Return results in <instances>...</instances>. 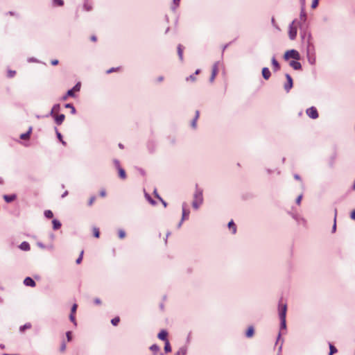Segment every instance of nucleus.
Segmentation results:
<instances>
[{
	"label": "nucleus",
	"instance_id": "nucleus-1",
	"mask_svg": "<svg viewBox=\"0 0 355 355\" xmlns=\"http://www.w3.org/2000/svg\"><path fill=\"white\" fill-rule=\"evenodd\" d=\"M282 300H281L279 303L278 310H279V315L280 319V329H286V311H287V305L286 304H283Z\"/></svg>",
	"mask_w": 355,
	"mask_h": 355
},
{
	"label": "nucleus",
	"instance_id": "nucleus-2",
	"mask_svg": "<svg viewBox=\"0 0 355 355\" xmlns=\"http://www.w3.org/2000/svg\"><path fill=\"white\" fill-rule=\"evenodd\" d=\"M203 202V196H202V190L198 188V185H196V191L193 194V200L192 202V207L195 209H198L200 205Z\"/></svg>",
	"mask_w": 355,
	"mask_h": 355
},
{
	"label": "nucleus",
	"instance_id": "nucleus-3",
	"mask_svg": "<svg viewBox=\"0 0 355 355\" xmlns=\"http://www.w3.org/2000/svg\"><path fill=\"white\" fill-rule=\"evenodd\" d=\"M302 40L306 41V55L315 54L314 44L311 42V33H301Z\"/></svg>",
	"mask_w": 355,
	"mask_h": 355
},
{
	"label": "nucleus",
	"instance_id": "nucleus-4",
	"mask_svg": "<svg viewBox=\"0 0 355 355\" xmlns=\"http://www.w3.org/2000/svg\"><path fill=\"white\" fill-rule=\"evenodd\" d=\"M297 26H299L300 27V28H302V24H300V22H297V19L293 20L291 22V24L289 25L288 36L291 40H294L296 38L297 33Z\"/></svg>",
	"mask_w": 355,
	"mask_h": 355
},
{
	"label": "nucleus",
	"instance_id": "nucleus-5",
	"mask_svg": "<svg viewBox=\"0 0 355 355\" xmlns=\"http://www.w3.org/2000/svg\"><path fill=\"white\" fill-rule=\"evenodd\" d=\"M291 58H292L296 60H300V55L299 52L295 49H291V50L287 51L284 54V59L288 60Z\"/></svg>",
	"mask_w": 355,
	"mask_h": 355
},
{
	"label": "nucleus",
	"instance_id": "nucleus-6",
	"mask_svg": "<svg viewBox=\"0 0 355 355\" xmlns=\"http://www.w3.org/2000/svg\"><path fill=\"white\" fill-rule=\"evenodd\" d=\"M306 114L311 119H315L318 117V113L315 107H311L306 110Z\"/></svg>",
	"mask_w": 355,
	"mask_h": 355
},
{
	"label": "nucleus",
	"instance_id": "nucleus-7",
	"mask_svg": "<svg viewBox=\"0 0 355 355\" xmlns=\"http://www.w3.org/2000/svg\"><path fill=\"white\" fill-rule=\"evenodd\" d=\"M285 76L287 80V83H285L284 87V89L286 90V92H288L291 90V89L293 87V79L288 73H286L285 75Z\"/></svg>",
	"mask_w": 355,
	"mask_h": 355
},
{
	"label": "nucleus",
	"instance_id": "nucleus-8",
	"mask_svg": "<svg viewBox=\"0 0 355 355\" xmlns=\"http://www.w3.org/2000/svg\"><path fill=\"white\" fill-rule=\"evenodd\" d=\"M218 64H219V62H216L213 65L211 75L209 78V81L211 83L214 82V80L217 75L218 70Z\"/></svg>",
	"mask_w": 355,
	"mask_h": 355
},
{
	"label": "nucleus",
	"instance_id": "nucleus-9",
	"mask_svg": "<svg viewBox=\"0 0 355 355\" xmlns=\"http://www.w3.org/2000/svg\"><path fill=\"white\" fill-rule=\"evenodd\" d=\"M53 116L54 117L55 123L58 125H61L65 119V116L63 114L59 115L54 114Z\"/></svg>",
	"mask_w": 355,
	"mask_h": 355
},
{
	"label": "nucleus",
	"instance_id": "nucleus-10",
	"mask_svg": "<svg viewBox=\"0 0 355 355\" xmlns=\"http://www.w3.org/2000/svg\"><path fill=\"white\" fill-rule=\"evenodd\" d=\"M24 284L27 286L34 287L35 286V282L31 277H26L24 280Z\"/></svg>",
	"mask_w": 355,
	"mask_h": 355
},
{
	"label": "nucleus",
	"instance_id": "nucleus-11",
	"mask_svg": "<svg viewBox=\"0 0 355 355\" xmlns=\"http://www.w3.org/2000/svg\"><path fill=\"white\" fill-rule=\"evenodd\" d=\"M262 76L265 80H268L271 76V73L268 67L262 69Z\"/></svg>",
	"mask_w": 355,
	"mask_h": 355
},
{
	"label": "nucleus",
	"instance_id": "nucleus-12",
	"mask_svg": "<svg viewBox=\"0 0 355 355\" xmlns=\"http://www.w3.org/2000/svg\"><path fill=\"white\" fill-rule=\"evenodd\" d=\"M290 66L293 67L295 70H300L302 69V65L300 62L297 60H292L290 62Z\"/></svg>",
	"mask_w": 355,
	"mask_h": 355
},
{
	"label": "nucleus",
	"instance_id": "nucleus-13",
	"mask_svg": "<svg viewBox=\"0 0 355 355\" xmlns=\"http://www.w3.org/2000/svg\"><path fill=\"white\" fill-rule=\"evenodd\" d=\"M189 211L186 209V203L182 204V221L189 218Z\"/></svg>",
	"mask_w": 355,
	"mask_h": 355
},
{
	"label": "nucleus",
	"instance_id": "nucleus-14",
	"mask_svg": "<svg viewBox=\"0 0 355 355\" xmlns=\"http://www.w3.org/2000/svg\"><path fill=\"white\" fill-rule=\"evenodd\" d=\"M168 333L166 330H162L157 335L159 339L166 342Z\"/></svg>",
	"mask_w": 355,
	"mask_h": 355
},
{
	"label": "nucleus",
	"instance_id": "nucleus-15",
	"mask_svg": "<svg viewBox=\"0 0 355 355\" xmlns=\"http://www.w3.org/2000/svg\"><path fill=\"white\" fill-rule=\"evenodd\" d=\"M300 18V21H301V22H300V24L306 22V14L305 10H304V6H302L301 8Z\"/></svg>",
	"mask_w": 355,
	"mask_h": 355
},
{
	"label": "nucleus",
	"instance_id": "nucleus-16",
	"mask_svg": "<svg viewBox=\"0 0 355 355\" xmlns=\"http://www.w3.org/2000/svg\"><path fill=\"white\" fill-rule=\"evenodd\" d=\"M271 62H272V65L273 67L274 71H277L278 70H279L280 65L275 57L272 58Z\"/></svg>",
	"mask_w": 355,
	"mask_h": 355
},
{
	"label": "nucleus",
	"instance_id": "nucleus-17",
	"mask_svg": "<svg viewBox=\"0 0 355 355\" xmlns=\"http://www.w3.org/2000/svg\"><path fill=\"white\" fill-rule=\"evenodd\" d=\"M60 104H55L53 106V107H52V109H51V112L49 113V115L50 116H54V114H55L57 112H58L60 111Z\"/></svg>",
	"mask_w": 355,
	"mask_h": 355
},
{
	"label": "nucleus",
	"instance_id": "nucleus-18",
	"mask_svg": "<svg viewBox=\"0 0 355 355\" xmlns=\"http://www.w3.org/2000/svg\"><path fill=\"white\" fill-rule=\"evenodd\" d=\"M19 248L21 250H24V251H28L30 250V245L28 242L26 241H24L22 242L20 245H19Z\"/></svg>",
	"mask_w": 355,
	"mask_h": 355
},
{
	"label": "nucleus",
	"instance_id": "nucleus-19",
	"mask_svg": "<svg viewBox=\"0 0 355 355\" xmlns=\"http://www.w3.org/2000/svg\"><path fill=\"white\" fill-rule=\"evenodd\" d=\"M16 198L15 195H4L3 199L7 202H11Z\"/></svg>",
	"mask_w": 355,
	"mask_h": 355
},
{
	"label": "nucleus",
	"instance_id": "nucleus-20",
	"mask_svg": "<svg viewBox=\"0 0 355 355\" xmlns=\"http://www.w3.org/2000/svg\"><path fill=\"white\" fill-rule=\"evenodd\" d=\"M32 132V127H30L26 133H23L20 135L21 139H27L29 138L30 135Z\"/></svg>",
	"mask_w": 355,
	"mask_h": 355
},
{
	"label": "nucleus",
	"instance_id": "nucleus-21",
	"mask_svg": "<svg viewBox=\"0 0 355 355\" xmlns=\"http://www.w3.org/2000/svg\"><path fill=\"white\" fill-rule=\"evenodd\" d=\"M69 96H70V97H74L75 96L74 92H73V89L68 90L67 94L62 97V101H66Z\"/></svg>",
	"mask_w": 355,
	"mask_h": 355
},
{
	"label": "nucleus",
	"instance_id": "nucleus-22",
	"mask_svg": "<svg viewBox=\"0 0 355 355\" xmlns=\"http://www.w3.org/2000/svg\"><path fill=\"white\" fill-rule=\"evenodd\" d=\"M178 54L181 61L183 60V46L181 44L178 46Z\"/></svg>",
	"mask_w": 355,
	"mask_h": 355
},
{
	"label": "nucleus",
	"instance_id": "nucleus-23",
	"mask_svg": "<svg viewBox=\"0 0 355 355\" xmlns=\"http://www.w3.org/2000/svg\"><path fill=\"white\" fill-rule=\"evenodd\" d=\"M254 327L252 326H251V327H248L245 335L248 338H251L254 335Z\"/></svg>",
	"mask_w": 355,
	"mask_h": 355
},
{
	"label": "nucleus",
	"instance_id": "nucleus-24",
	"mask_svg": "<svg viewBox=\"0 0 355 355\" xmlns=\"http://www.w3.org/2000/svg\"><path fill=\"white\" fill-rule=\"evenodd\" d=\"M308 61L311 64H315V54L306 55Z\"/></svg>",
	"mask_w": 355,
	"mask_h": 355
},
{
	"label": "nucleus",
	"instance_id": "nucleus-25",
	"mask_svg": "<svg viewBox=\"0 0 355 355\" xmlns=\"http://www.w3.org/2000/svg\"><path fill=\"white\" fill-rule=\"evenodd\" d=\"M53 230H58L61 227V223L59 220L53 219L52 221Z\"/></svg>",
	"mask_w": 355,
	"mask_h": 355
},
{
	"label": "nucleus",
	"instance_id": "nucleus-26",
	"mask_svg": "<svg viewBox=\"0 0 355 355\" xmlns=\"http://www.w3.org/2000/svg\"><path fill=\"white\" fill-rule=\"evenodd\" d=\"M31 327H32L31 324L30 322H27V323H26L25 324H24V325H22V326H21V327H19V331H20L21 332H23V331H24L26 329H31Z\"/></svg>",
	"mask_w": 355,
	"mask_h": 355
},
{
	"label": "nucleus",
	"instance_id": "nucleus-27",
	"mask_svg": "<svg viewBox=\"0 0 355 355\" xmlns=\"http://www.w3.org/2000/svg\"><path fill=\"white\" fill-rule=\"evenodd\" d=\"M228 227H229V228L232 229V233L233 234L236 233V225L234 224L233 220H231V221L229 222Z\"/></svg>",
	"mask_w": 355,
	"mask_h": 355
},
{
	"label": "nucleus",
	"instance_id": "nucleus-28",
	"mask_svg": "<svg viewBox=\"0 0 355 355\" xmlns=\"http://www.w3.org/2000/svg\"><path fill=\"white\" fill-rule=\"evenodd\" d=\"M119 174L121 178L125 179L126 178L125 172L121 166H119Z\"/></svg>",
	"mask_w": 355,
	"mask_h": 355
},
{
	"label": "nucleus",
	"instance_id": "nucleus-29",
	"mask_svg": "<svg viewBox=\"0 0 355 355\" xmlns=\"http://www.w3.org/2000/svg\"><path fill=\"white\" fill-rule=\"evenodd\" d=\"M145 197L146 200L153 205H156V202L150 196V195L147 193H145Z\"/></svg>",
	"mask_w": 355,
	"mask_h": 355
},
{
	"label": "nucleus",
	"instance_id": "nucleus-30",
	"mask_svg": "<svg viewBox=\"0 0 355 355\" xmlns=\"http://www.w3.org/2000/svg\"><path fill=\"white\" fill-rule=\"evenodd\" d=\"M65 107L69 108V110H71V114H76V108L71 103H67L65 105Z\"/></svg>",
	"mask_w": 355,
	"mask_h": 355
},
{
	"label": "nucleus",
	"instance_id": "nucleus-31",
	"mask_svg": "<svg viewBox=\"0 0 355 355\" xmlns=\"http://www.w3.org/2000/svg\"><path fill=\"white\" fill-rule=\"evenodd\" d=\"M187 349L185 347H181L176 352L175 355H186Z\"/></svg>",
	"mask_w": 355,
	"mask_h": 355
},
{
	"label": "nucleus",
	"instance_id": "nucleus-32",
	"mask_svg": "<svg viewBox=\"0 0 355 355\" xmlns=\"http://www.w3.org/2000/svg\"><path fill=\"white\" fill-rule=\"evenodd\" d=\"M150 349L156 354L159 351V347L156 344H153L150 347Z\"/></svg>",
	"mask_w": 355,
	"mask_h": 355
},
{
	"label": "nucleus",
	"instance_id": "nucleus-33",
	"mask_svg": "<svg viewBox=\"0 0 355 355\" xmlns=\"http://www.w3.org/2000/svg\"><path fill=\"white\" fill-rule=\"evenodd\" d=\"M164 351L166 353H168V352H171V347L170 345V343H169L168 340H166V342H165Z\"/></svg>",
	"mask_w": 355,
	"mask_h": 355
},
{
	"label": "nucleus",
	"instance_id": "nucleus-34",
	"mask_svg": "<svg viewBox=\"0 0 355 355\" xmlns=\"http://www.w3.org/2000/svg\"><path fill=\"white\" fill-rule=\"evenodd\" d=\"M44 216L47 218H51L53 216V212L51 210H46L44 211Z\"/></svg>",
	"mask_w": 355,
	"mask_h": 355
},
{
	"label": "nucleus",
	"instance_id": "nucleus-35",
	"mask_svg": "<svg viewBox=\"0 0 355 355\" xmlns=\"http://www.w3.org/2000/svg\"><path fill=\"white\" fill-rule=\"evenodd\" d=\"M56 130V135L58 139L62 142L63 145L66 144V142L62 140V136L60 132H58V130L55 128Z\"/></svg>",
	"mask_w": 355,
	"mask_h": 355
},
{
	"label": "nucleus",
	"instance_id": "nucleus-36",
	"mask_svg": "<svg viewBox=\"0 0 355 355\" xmlns=\"http://www.w3.org/2000/svg\"><path fill=\"white\" fill-rule=\"evenodd\" d=\"M53 3L55 6H62L64 4L63 0H53Z\"/></svg>",
	"mask_w": 355,
	"mask_h": 355
},
{
	"label": "nucleus",
	"instance_id": "nucleus-37",
	"mask_svg": "<svg viewBox=\"0 0 355 355\" xmlns=\"http://www.w3.org/2000/svg\"><path fill=\"white\" fill-rule=\"evenodd\" d=\"M329 349H330L329 355H332L334 353L337 352V349L331 344H329Z\"/></svg>",
	"mask_w": 355,
	"mask_h": 355
},
{
	"label": "nucleus",
	"instance_id": "nucleus-38",
	"mask_svg": "<svg viewBox=\"0 0 355 355\" xmlns=\"http://www.w3.org/2000/svg\"><path fill=\"white\" fill-rule=\"evenodd\" d=\"M336 214H337V209H335V216H334V223L332 227V232H335L336 230Z\"/></svg>",
	"mask_w": 355,
	"mask_h": 355
},
{
	"label": "nucleus",
	"instance_id": "nucleus-39",
	"mask_svg": "<svg viewBox=\"0 0 355 355\" xmlns=\"http://www.w3.org/2000/svg\"><path fill=\"white\" fill-rule=\"evenodd\" d=\"M120 321V319L119 317H115L114 318H113L112 320H111V323L114 325V326H116L119 322Z\"/></svg>",
	"mask_w": 355,
	"mask_h": 355
},
{
	"label": "nucleus",
	"instance_id": "nucleus-40",
	"mask_svg": "<svg viewBox=\"0 0 355 355\" xmlns=\"http://www.w3.org/2000/svg\"><path fill=\"white\" fill-rule=\"evenodd\" d=\"M80 89V83H78L71 89H73V92H78Z\"/></svg>",
	"mask_w": 355,
	"mask_h": 355
},
{
	"label": "nucleus",
	"instance_id": "nucleus-41",
	"mask_svg": "<svg viewBox=\"0 0 355 355\" xmlns=\"http://www.w3.org/2000/svg\"><path fill=\"white\" fill-rule=\"evenodd\" d=\"M180 0H173L174 6L172 7V10H175L176 8L179 6Z\"/></svg>",
	"mask_w": 355,
	"mask_h": 355
},
{
	"label": "nucleus",
	"instance_id": "nucleus-42",
	"mask_svg": "<svg viewBox=\"0 0 355 355\" xmlns=\"http://www.w3.org/2000/svg\"><path fill=\"white\" fill-rule=\"evenodd\" d=\"M119 236L120 239H123L125 236V232L123 230H119Z\"/></svg>",
	"mask_w": 355,
	"mask_h": 355
},
{
	"label": "nucleus",
	"instance_id": "nucleus-43",
	"mask_svg": "<svg viewBox=\"0 0 355 355\" xmlns=\"http://www.w3.org/2000/svg\"><path fill=\"white\" fill-rule=\"evenodd\" d=\"M83 251H82V252H80V256L78 257V259H76V263H77V264H79V263H81L82 259H83Z\"/></svg>",
	"mask_w": 355,
	"mask_h": 355
},
{
	"label": "nucleus",
	"instance_id": "nucleus-44",
	"mask_svg": "<svg viewBox=\"0 0 355 355\" xmlns=\"http://www.w3.org/2000/svg\"><path fill=\"white\" fill-rule=\"evenodd\" d=\"M94 236L96 237V238H98L99 237V230L98 228L96 227H94Z\"/></svg>",
	"mask_w": 355,
	"mask_h": 355
},
{
	"label": "nucleus",
	"instance_id": "nucleus-45",
	"mask_svg": "<svg viewBox=\"0 0 355 355\" xmlns=\"http://www.w3.org/2000/svg\"><path fill=\"white\" fill-rule=\"evenodd\" d=\"M318 1H319V0H313L312 3H311V8H315L318 5Z\"/></svg>",
	"mask_w": 355,
	"mask_h": 355
},
{
	"label": "nucleus",
	"instance_id": "nucleus-46",
	"mask_svg": "<svg viewBox=\"0 0 355 355\" xmlns=\"http://www.w3.org/2000/svg\"><path fill=\"white\" fill-rule=\"evenodd\" d=\"M69 320L75 324L76 325V321L75 319L74 314H70L69 315Z\"/></svg>",
	"mask_w": 355,
	"mask_h": 355
},
{
	"label": "nucleus",
	"instance_id": "nucleus-47",
	"mask_svg": "<svg viewBox=\"0 0 355 355\" xmlns=\"http://www.w3.org/2000/svg\"><path fill=\"white\" fill-rule=\"evenodd\" d=\"M16 72L15 71L9 70L8 71V76L10 78H12L15 75Z\"/></svg>",
	"mask_w": 355,
	"mask_h": 355
},
{
	"label": "nucleus",
	"instance_id": "nucleus-48",
	"mask_svg": "<svg viewBox=\"0 0 355 355\" xmlns=\"http://www.w3.org/2000/svg\"><path fill=\"white\" fill-rule=\"evenodd\" d=\"M66 349V344L63 342L61 345H60V351L61 352H64Z\"/></svg>",
	"mask_w": 355,
	"mask_h": 355
},
{
	"label": "nucleus",
	"instance_id": "nucleus-49",
	"mask_svg": "<svg viewBox=\"0 0 355 355\" xmlns=\"http://www.w3.org/2000/svg\"><path fill=\"white\" fill-rule=\"evenodd\" d=\"M76 309H77V304H74L72 306V307H71V314H74L76 313Z\"/></svg>",
	"mask_w": 355,
	"mask_h": 355
},
{
	"label": "nucleus",
	"instance_id": "nucleus-50",
	"mask_svg": "<svg viewBox=\"0 0 355 355\" xmlns=\"http://www.w3.org/2000/svg\"><path fill=\"white\" fill-rule=\"evenodd\" d=\"M187 81H189V80H191V81H195L196 80V77L194 75H191L189 76H188L187 78H186Z\"/></svg>",
	"mask_w": 355,
	"mask_h": 355
},
{
	"label": "nucleus",
	"instance_id": "nucleus-51",
	"mask_svg": "<svg viewBox=\"0 0 355 355\" xmlns=\"http://www.w3.org/2000/svg\"><path fill=\"white\" fill-rule=\"evenodd\" d=\"M66 336H67V340L69 342H70L71 340V331H67L66 333Z\"/></svg>",
	"mask_w": 355,
	"mask_h": 355
},
{
	"label": "nucleus",
	"instance_id": "nucleus-52",
	"mask_svg": "<svg viewBox=\"0 0 355 355\" xmlns=\"http://www.w3.org/2000/svg\"><path fill=\"white\" fill-rule=\"evenodd\" d=\"M197 119H193V120L191 121V126L192 128H196V125H197Z\"/></svg>",
	"mask_w": 355,
	"mask_h": 355
},
{
	"label": "nucleus",
	"instance_id": "nucleus-53",
	"mask_svg": "<svg viewBox=\"0 0 355 355\" xmlns=\"http://www.w3.org/2000/svg\"><path fill=\"white\" fill-rule=\"evenodd\" d=\"M95 200H96L95 196H92V197H91V198H90V199H89V202H88L89 205V206H91V205L94 203V202L95 201Z\"/></svg>",
	"mask_w": 355,
	"mask_h": 355
},
{
	"label": "nucleus",
	"instance_id": "nucleus-54",
	"mask_svg": "<svg viewBox=\"0 0 355 355\" xmlns=\"http://www.w3.org/2000/svg\"><path fill=\"white\" fill-rule=\"evenodd\" d=\"M37 245L39 248H40L41 249H46V245H44L41 242H37Z\"/></svg>",
	"mask_w": 355,
	"mask_h": 355
},
{
	"label": "nucleus",
	"instance_id": "nucleus-55",
	"mask_svg": "<svg viewBox=\"0 0 355 355\" xmlns=\"http://www.w3.org/2000/svg\"><path fill=\"white\" fill-rule=\"evenodd\" d=\"M119 68H114V67H112V68H110V69H108L107 71V73H110L112 72H114V71H116L118 70Z\"/></svg>",
	"mask_w": 355,
	"mask_h": 355
},
{
	"label": "nucleus",
	"instance_id": "nucleus-56",
	"mask_svg": "<svg viewBox=\"0 0 355 355\" xmlns=\"http://www.w3.org/2000/svg\"><path fill=\"white\" fill-rule=\"evenodd\" d=\"M302 198V195H300L296 199V203L300 205Z\"/></svg>",
	"mask_w": 355,
	"mask_h": 355
},
{
	"label": "nucleus",
	"instance_id": "nucleus-57",
	"mask_svg": "<svg viewBox=\"0 0 355 355\" xmlns=\"http://www.w3.org/2000/svg\"><path fill=\"white\" fill-rule=\"evenodd\" d=\"M350 217L352 220H355V209L351 213Z\"/></svg>",
	"mask_w": 355,
	"mask_h": 355
},
{
	"label": "nucleus",
	"instance_id": "nucleus-58",
	"mask_svg": "<svg viewBox=\"0 0 355 355\" xmlns=\"http://www.w3.org/2000/svg\"><path fill=\"white\" fill-rule=\"evenodd\" d=\"M46 248L52 250L54 248V245H53V243H51V244H50V245H49L47 246L46 245Z\"/></svg>",
	"mask_w": 355,
	"mask_h": 355
},
{
	"label": "nucleus",
	"instance_id": "nucleus-59",
	"mask_svg": "<svg viewBox=\"0 0 355 355\" xmlns=\"http://www.w3.org/2000/svg\"><path fill=\"white\" fill-rule=\"evenodd\" d=\"M159 200L162 202L164 207L167 206L166 202L161 197H159Z\"/></svg>",
	"mask_w": 355,
	"mask_h": 355
},
{
	"label": "nucleus",
	"instance_id": "nucleus-60",
	"mask_svg": "<svg viewBox=\"0 0 355 355\" xmlns=\"http://www.w3.org/2000/svg\"><path fill=\"white\" fill-rule=\"evenodd\" d=\"M105 195H106V192H105V190H101V191H100V196H101V197H105Z\"/></svg>",
	"mask_w": 355,
	"mask_h": 355
},
{
	"label": "nucleus",
	"instance_id": "nucleus-61",
	"mask_svg": "<svg viewBox=\"0 0 355 355\" xmlns=\"http://www.w3.org/2000/svg\"><path fill=\"white\" fill-rule=\"evenodd\" d=\"M7 15H9L10 16H17V15L15 12H12V11H9L8 12H7Z\"/></svg>",
	"mask_w": 355,
	"mask_h": 355
},
{
	"label": "nucleus",
	"instance_id": "nucleus-62",
	"mask_svg": "<svg viewBox=\"0 0 355 355\" xmlns=\"http://www.w3.org/2000/svg\"><path fill=\"white\" fill-rule=\"evenodd\" d=\"M153 193H154L155 196L157 199H159V197H160V196H159V194L157 193V189H156L154 190Z\"/></svg>",
	"mask_w": 355,
	"mask_h": 355
},
{
	"label": "nucleus",
	"instance_id": "nucleus-63",
	"mask_svg": "<svg viewBox=\"0 0 355 355\" xmlns=\"http://www.w3.org/2000/svg\"><path fill=\"white\" fill-rule=\"evenodd\" d=\"M115 166L119 168V166H120V163L118 160L115 159L114 161Z\"/></svg>",
	"mask_w": 355,
	"mask_h": 355
},
{
	"label": "nucleus",
	"instance_id": "nucleus-64",
	"mask_svg": "<svg viewBox=\"0 0 355 355\" xmlns=\"http://www.w3.org/2000/svg\"><path fill=\"white\" fill-rule=\"evenodd\" d=\"M58 60H53L51 61V64L52 65H56V64H58Z\"/></svg>",
	"mask_w": 355,
	"mask_h": 355
}]
</instances>
